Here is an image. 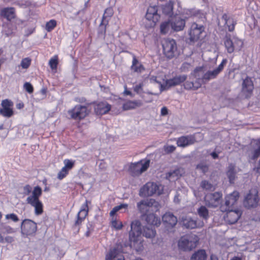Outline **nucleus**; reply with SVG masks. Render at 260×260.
Masks as SVG:
<instances>
[{"mask_svg":"<svg viewBox=\"0 0 260 260\" xmlns=\"http://www.w3.org/2000/svg\"><path fill=\"white\" fill-rule=\"evenodd\" d=\"M131 230L129 232V245L137 251L143 248L142 234L147 238H153L156 235L154 226H146L142 231V224L139 220H135L131 222Z\"/></svg>","mask_w":260,"mask_h":260,"instance_id":"1","label":"nucleus"},{"mask_svg":"<svg viewBox=\"0 0 260 260\" xmlns=\"http://www.w3.org/2000/svg\"><path fill=\"white\" fill-rule=\"evenodd\" d=\"M173 7L174 2L171 1L161 5L160 7L158 6H150L147 9L145 15L146 18L155 24L159 21L160 17L159 12L160 8L164 14L171 17L173 15Z\"/></svg>","mask_w":260,"mask_h":260,"instance_id":"2","label":"nucleus"},{"mask_svg":"<svg viewBox=\"0 0 260 260\" xmlns=\"http://www.w3.org/2000/svg\"><path fill=\"white\" fill-rule=\"evenodd\" d=\"M239 198V193L237 191H234L232 193L227 195L225 197V205L226 206L225 210L230 212L229 217L234 214L235 215V218L231 221V223H235L237 222L241 216V213L238 210L235 209V205Z\"/></svg>","mask_w":260,"mask_h":260,"instance_id":"3","label":"nucleus"},{"mask_svg":"<svg viewBox=\"0 0 260 260\" xmlns=\"http://www.w3.org/2000/svg\"><path fill=\"white\" fill-rule=\"evenodd\" d=\"M243 42L236 36L232 37L230 34H226L224 39V44L229 53H232L235 51H240L243 46Z\"/></svg>","mask_w":260,"mask_h":260,"instance_id":"4","label":"nucleus"},{"mask_svg":"<svg viewBox=\"0 0 260 260\" xmlns=\"http://www.w3.org/2000/svg\"><path fill=\"white\" fill-rule=\"evenodd\" d=\"M198 237L194 234H188L181 237L178 241L179 248L183 251H190L197 246Z\"/></svg>","mask_w":260,"mask_h":260,"instance_id":"5","label":"nucleus"},{"mask_svg":"<svg viewBox=\"0 0 260 260\" xmlns=\"http://www.w3.org/2000/svg\"><path fill=\"white\" fill-rule=\"evenodd\" d=\"M227 62V59H223L218 66L213 70H209L205 73L201 78L198 77L199 81L203 83H206L212 79H215L217 76L223 70L224 66Z\"/></svg>","mask_w":260,"mask_h":260,"instance_id":"6","label":"nucleus"},{"mask_svg":"<svg viewBox=\"0 0 260 260\" xmlns=\"http://www.w3.org/2000/svg\"><path fill=\"white\" fill-rule=\"evenodd\" d=\"M20 230L23 236H34L37 230V223L31 219H24L21 223Z\"/></svg>","mask_w":260,"mask_h":260,"instance_id":"7","label":"nucleus"},{"mask_svg":"<svg viewBox=\"0 0 260 260\" xmlns=\"http://www.w3.org/2000/svg\"><path fill=\"white\" fill-rule=\"evenodd\" d=\"M68 114L70 116V119L80 120L87 115V108L85 106L77 105L73 108L69 110Z\"/></svg>","mask_w":260,"mask_h":260,"instance_id":"8","label":"nucleus"},{"mask_svg":"<svg viewBox=\"0 0 260 260\" xmlns=\"http://www.w3.org/2000/svg\"><path fill=\"white\" fill-rule=\"evenodd\" d=\"M158 206V202L153 199L142 200L137 204L138 211L143 216L148 213L151 208L153 207L157 208Z\"/></svg>","mask_w":260,"mask_h":260,"instance_id":"9","label":"nucleus"},{"mask_svg":"<svg viewBox=\"0 0 260 260\" xmlns=\"http://www.w3.org/2000/svg\"><path fill=\"white\" fill-rule=\"evenodd\" d=\"M150 160L147 159L143 162L142 160L132 163L129 167V171L133 176H137L147 170L150 165Z\"/></svg>","mask_w":260,"mask_h":260,"instance_id":"10","label":"nucleus"},{"mask_svg":"<svg viewBox=\"0 0 260 260\" xmlns=\"http://www.w3.org/2000/svg\"><path fill=\"white\" fill-rule=\"evenodd\" d=\"M162 45L164 53L168 58L171 59L175 56L177 47L176 42L174 39L165 40Z\"/></svg>","mask_w":260,"mask_h":260,"instance_id":"11","label":"nucleus"},{"mask_svg":"<svg viewBox=\"0 0 260 260\" xmlns=\"http://www.w3.org/2000/svg\"><path fill=\"white\" fill-rule=\"evenodd\" d=\"M204 30L205 27L203 25L195 22L193 23L190 26L189 32L190 41L194 42L198 41Z\"/></svg>","mask_w":260,"mask_h":260,"instance_id":"12","label":"nucleus"},{"mask_svg":"<svg viewBox=\"0 0 260 260\" xmlns=\"http://www.w3.org/2000/svg\"><path fill=\"white\" fill-rule=\"evenodd\" d=\"M158 186L154 182H147L144 185L139 191V196L142 197L152 196L158 190Z\"/></svg>","mask_w":260,"mask_h":260,"instance_id":"13","label":"nucleus"},{"mask_svg":"<svg viewBox=\"0 0 260 260\" xmlns=\"http://www.w3.org/2000/svg\"><path fill=\"white\" fill-rule=\"evenodd\" d=\"M222 196V193L218 191L206 194L205 197L206 205L212 207H217L220 203Z\"/></svg>","mask_w":260,"mask_h":260,"instance_id":"14","label":"nucleus"},{"mask_svg":"<svg viewBox=\"0 0 260 260\" xmlns=\"http://www.w3.org/2000/svg\"><path fill=\"white\" fill-rule=\"evenodd\" d=\"M258 201L259 198L257 192L252 193L250 191L244 198L243 205L247 209L254 208L258 205Z\"/></svg>","mask_w":260,"mask_h":260,"instance_id":"15","label":"nucleus"},{"mask_svg":"<svg viewBox=\"0 0 260 260\" xmlns=\"http://www.w3.org/2000/svg\"><path fill=\"white\" fill-rule=\"evenodd\" d=\"M253 88V84L251 79L249 77H246L243 80L241 89L242 94L246 98H249L252 93Z\"/></svg>","mask_w":260,"mask_h":260,"instance_id":"16","label":"nucleus"},{"mask_svg":"<svg viewBox=\"0 0 260 260\" xmlns=\"http://www.w3.org/2000/svg\"><path fill=\"white\" fill-rule=\"evenodd\" d=\"M203 70V67H197L194 70V76L197 78V80L195 82L187 81L184 84V88L186 90H197L201 86V83L199 81L198 77L199 75H196L197 72H201Z\"/></svg>","mask_w":260,"mask_h":260,"instance_id":"17","label":"nucleus"},{"mask_svg":"<svg viewBox=\"0 0 260 260\" xmlns=\"http://www.w3.org/2000/svg\"><path fill=\"white\" fill-rule=\"evenodd\" d=\"M111 109V106L107 102H100L94 104V111L97 115H103L108 113Z\"/></svg>","mask_w":260,"mask_h":260,"instance_id":"18","label":"nucleus"},{"mask_svg":"<svg viewBox=\"0 0 260 260\" xmlns=\"http://www.w3.org/2000/svg\"><path fill=\"white\" fill-rule=\"evenodd\" d=\"M196 142L194 136L190 135L178 138L177 140V145L178 147H185L193 144Z\"/></svg>","mask_w":260,"mask_h":260,"instance_id":"19","label":"nucleus"},{"mask_svg":"<svg viewBox=\"0 0 260 260\" xmlns=\"http://www.w3.org/2000/svg\"><path fill=\"white\" fill-rule=\"evenodd\" d=\"M221 21L223 22L224 26L228 27L229 31L232 32L234 30L237 22L233 17L226 13H224L222 15Z\"/></svg>","mask_w":260,"mask_h":260,"instance_id":"20","label":"nucleus"},{"mask_svg":"<svg viewBox=\"0 0 260 260\" xmlns=\"http://www.w3.org/2000/svg\"><path fill=\"white\" fill-rule=\"evenodd\" d=\"M171 21L172 23V29L175 31H179L184 29L185 25L186 19L185 18L178 16L175 17Z\"/></svg>","mask_w":260,"mask_h":260,"instance_id":"21","label":"nucleus"},{"mask_svg":"<svg viewBox=\"0 0 260 260\" xmlns=\"http://www.w3.org/2000/svg\"><path fill=\"white\" fill-rule=\"evenodd\" d=\"M162 220L168 228L174 227L177 223V217L170 212L166 213L162 217Z\"/></svg>","mask_w":260,"mask_h":260,"instance_id":"22","label":"nucleus"},{"mask_svg":"<svg viewBox=\"0 0 260 260\" xmlns=\"http://www.w3.org/2000/svg\"><path fill=\"white\" fill-rule=\"evenodd\" d=\"M186 75H179L176 76L172 78L167 80L166 84L169 87L179 85L183 83L187 79Z\"/></svg>","mask_w":260,"mask_h":260,"instance_id":"23","label":"nucleus"},{"mask_svg":"<svg viewBox=\"0 0 260 260\" xmlns=\"http://www.w3.org/2000/svg\"><path fill=\"white\" fill-rule=\"evenodd\" d=\"M1 16L8 21H11L15 18V10L13 7L4 8L2 9Z\"/></svg>","mask_w":260,"mask_h":260,"instance_id":"24","label":"nucleus"},{"mask_svg":"<svg viewBox=\"0 0 260 260\" xmlns=\"http://www.w3.org/2000/svg\"><path fill=\"white\" fill-rule=\"evenodd\" d=\"M145 220L149 224L148 226H158L160 224V218L156 216L154 213H147L145 215Z\"/></svg>","mask_w":260,"mask_h":260,"instance_id":"25","label":"nucleus"},{"mask_svg":"<svg viewBox=\"0 0 260 260\" xmlns=\"http://www.w3.org/2000/svg\"><path fill=\"white\" fill-rule=\"evenodd\" d=\"M237 172L236 171V166L233 164H230L229 165L226 175L229 180L230 183H234L236 178Z\"/></svg>","mask_w":260,"mask_h":260,"instance_id":"26","label":"nucleus"},{"mask_svg":"<svg viewBox=\"0 0 260 260\" xmlns=\"http://www.w3.org/2000/svg\"><path fill=\"white\" fill-rule=\"evenodd\" d=\"M142 105L143 103L140 100L128 101L123 104L122 108L124 110H129L140 107Z\"/></svg>","mask_w":260,"mask_h":260,"instance_id":"27","label":"nucleus"},{"mask_svg":"<svg viewBox=\"0 0 260 260\" xmlns=\"http://www.w3.org/2000/svg\"><path fill=\"white\" fill-rule=\"evenodd\" d=\"M31 206L35 207V213L37 215H41L43 212V205L40 200H36L27 202Z\"/></svg>","mask_w":260,"mask_h":260,"instance_id":"28","label":"nucleus"},{"mask_svg":"<svg viewBox=\"0 0 260 260\" xmlns=\"http://www.w3.org/2000/svg\"><path fill=\"white\" fill-rule=\"evenodd\" d=\"M42 188L39 186H35L32 191V195L29 196L27 198L26 202L40 200L39 197L42 195Z\"/></svg>","mask_w":260,"mask_h":260,"instance_id":"29","label":"nucleus"},{"mask_svg":"<svg viewBox=\"0 0 260 260\" xmlns=\"http://www.w3.org/2000/svg\"><path fill=\"white\" fill-rule=\"evenodd\" d=\"M183 225L186 229H193L197 227V221L189 217L182 218Z\"/></svg>","mask_w":260,"mask_h":260,"instance_id":"30","label":"nucleus"},{"mask_svg":"<svg viewBox=\"0 0 260 260\" xmlns=\"http://www.w3.org/2000/svg\"><path fill=\"white\" fill-rule=\"evenodd\" d=\"M207 256L206 251L204 249H200L192 254L190 260H206Z\"/></svg>","mask_w":260,"mask_h":260,"instance_id":"31","label":"nucleus"},{"mask_svg":"<svg viewBox=\"0 0 260 260\" xmlns=\"http://www.w3.org/2000/svg\"><path fill=\"white\" fill-rule=\"evenodd\" d=\"M108 24V20L106 22L102 20L98 30V35L99 38H104L106 32V26Z\"/></svg>","mask_w":260,"mask_h":260,"instance_id":"32","label":"nucleus"},{"mask_svg":"<svg viewBox=\"0 0 260 260\" xmlns=\"http://www.w3.org/2000/svg\"><path fill=\"white\" fill-rule=\"evenodd\" d=\"M172 29V23L170 20L162 22L160 25V31L161 34H166Z\"/></svg>","mask_w":260,"mask_h":260,"instance_id":"33","label":"nucleus"},{"mask_svg":"<svg viewBox=\"0 0 260 260\" xmlns=\"http://www.w3.org/2000/svg\"><path fill=\"white\" fill-rule=\"evenodd\" d=\"M198 214L200 218L207 220L209 217V211L204 206H201L197 210Z\"/></svg>","mask_w":260,"mask_h":260,"instance_id":"34","label":"nucleus"},{"mask_svg":"<svg viewBox=\"0 0 260 260\" xmlns=\"http://www.w3.org/2000/svg\"><path fill=\"white\" fill-rule=\"evenodd\" d=\"M117 250L116 249L114 248L112 250H111L109 253L106 255V259L109 260H124V258L123 256H120V257H117Z\"/></svg>","mask_w":260,"mask_h":260,"instance_id":"35","label":"nucleus"},{"mask_svg":"<svg viewBox=\"0 0 260 260\" xmlns=\"http://www.w3.org/2000/svg\"><path fill=\"white\" fill-rule=\"evenodd\" d=\"M255 147V148L252 152L251 159L252 160H255L260 155V139L256 141Z\"/></svg>","mask_w":260,"mask_h":260,"instance_id":"36","label":"nucleus"},{"mask_svg":"<svg viewBox=\"0 0 260 260\" xmlns=\"http://www.w3.org/2000/svg\"><path fill=\"white\" fill-rule=\"evenodd\" d=\"M87 216L83 214H81L78 213L77 215V219L76 220L73 228L75 229H77V231L78 232L80 229V225L82 224V222L84 220L85 217Z\"/></svg>","mask_w":260,"mask_h":260,"instance_id":"37","label":"nucleus"},{"mask_svg":"<svg viewBox=\"0 0 260 260\" xmlns=\"http://www.w3.org/2000/svg\"><path fill=\"white\" fill-rule=\"evenodd\" d=\"M138 63H139L138 60L137 59L136 56L134 54H133V61L131 69L135 72H140L141 69H144V67L141 64H139V67H136V65Z\"/></svg>","mask_w":260,"mask_h":260,"instance_id":"38","label":"nucleus"},{"mask_svg":"<svg viewBox=\"0 0 260 260\" xmlns=\"http://www.w3.org/2000/svg\"><path fill=\"white\" fill-rule=\"evenodd\" d=\"M114 14V11L111 7H108L105 9L104 11V13L103 15L102 20H103V21L106 22V20H110V18L113 16Z\"/></svg>","mask_w":260,"mask_h":260,"instance_id":"39","label":"nucleus"},{"mask_svg":"<svg viewBox=\"0 0 260 260\" xmlns=\"http://www.w3.org/2000/svg\"><path fill=\"white\" fill-rule=\"evenodd\" d=\"M200 186L203 189L206 190H212L214 189L213 184L206 180L201 181Z\"/></svg>","mask_w":260,"mask_h":260,"instance_id":"40","label":"nucleus"},{"mask_svg":"<svg viewBox=\"0 0 260 260\" xmlns=\"http://www.w3.org/2000/svg\"><path fill=\"white\" fill-rule=\"evenodd\" d=\"M13 111L12 108L0 109V114L6 117H10L13 115Z\"/></svg>","mask_w":260,"mask_h":260,"instance_id":"41","label":"nucleus"},{"mask_svg":"<svg viewBox=\"0 0 260 260\" xmlns=\"http://www.w3.org/2000/svg\"><path fill=\"white\" fill-rule=\"evenodd\" d=\"M88 203H90V202L86 200L85 203L82 205L80 210L78 213L87 216L89 210L88 206Z\"/></svg>","mask_w":260,"mask_h":260,"instance_id":"42","label":"nucleus"},{"mask_svg":"<svg viewBox=\"0 0 260 260\" xmlns=\"http://www.w3.org/2000/svg\"><path fill=\"white\" fill-rule=\"evenodd\" d=\"M56 21L54 19H51L46 23L45 29L48 32H50L56 27Z\"/></svg>","mask_w":260,"mask_h":260,"instance_id":"43","label":"nucleus"},{"mask_svg":"<svg viewBox=\"0 0 260 260\" xmlns=\"http://www.w3.org/2000/svg\"><path fill=\"white\" fill-rule=\"evenodd\" d=\"M128 207L127 204H121L120 205L114 207L110 212V216H114L117 212L123 208L126 209Z\"/></svg>","mask_w":260,"mask_h":260,"instance_id":"44","label":"nucleus"},{"mask_svg":"<svg viewBox=\"0 0 260 260\" xmlns=\"http://www.w3.org/2000/svg\"><path fill=\"white\" fill-rule=\"evenodd\" d=\"M196 169L200 170L203 174H206L209 170V166L204 162H200L197 165Z\"/></svg>","mask_w":260,"mask_h":260,"instance_id":"45","label":"nucleus"},{"mask_svg":"<svg viewBox=\"0 0 260 260\" xmlns=\"http://www.w3.org/2000/svg\"><path fill=\"white\" fill-rule=\"evenodd\" d=\"M75 162V160L66 159L63 161V163L64 164V166L63 167L69 171L74 167Z\"/></svg>","mask_w":260,"mask_h":260,"instance_id":"46","label":"nucleus"},{"mask_svg":"<svg viewBox=\"0 0 260 260\" xmlns=\"http://www.w3.org/2000/svg\"><path fill=\"white\" fill-rule=\"evenodd\" d=\"M31 59L29 57L23 58L21 61V66L24 69H27L30 65Z\"/></svg>","mask_w":260,"mask_h":260,"instance_id":"47","label":"nucleus"},{"mask_svg":"<svg viewBox=\"0 0 260 260\" xmlns=\"http://www.w3.org/2000/svg\"><path fill=\"white\" fill-rule=\"evenodd\" d=\"M1 231L4 234H12L15 232V230L9 225H3Z\"/></svg>","mask_w":260,"mask_h":260,"instance_id":"48","label":"nucleus"},{"mask_svg":"<svg viewBox=\"0 0 260 260\" xmlns=\"http://www.w3.org/2000/svg\"><path fill=\"white\" fill-rule=\"evenodd\" d=\"M69 174V171L65 169V168L63 167L61 170L58 172L57 174V178L59 180H62L68 174Z\"/></svg>","mask_w":260,"mask_h":260,"instance_id":"49","label":"nucleus"},{"mask_svg":"<svg viewBox=\"0 0 260 260\" xmlns=\"http://www.w3.org/2000/svg\"><path fill=\"white\" fill-rule=\"evenodd\" d=\"M112 226L116 230H121L123 226L122 222L118 221L116 219L113 220L111 222Z\"/></svg>","mask_w":260,"mask_h":260,"instance_id":"50","label":"nucleus"},{"mask_svg":"<svg viewBox=\"0 0 260 260\" xmlns=\"http://www.w3.org/2000/svg\"><path fill=\"white\" fill-rule=\"evenodd\" d=\"M58 64L57 58H51L49 61V65L52 70H54L57 68Z\"/></svg>","mask_w":260,"mask_h":260,"instance_id":"51","label":"nucleus"},{"mask_svg":"<svg viewBox=\"0 0 260 260\" xmlns=\"http://www.w3.org/2000/svg\"><path fill=\"white\" fill-rule=\"evenodd\" d=\"M1 105L3 108H10L13 106V104L11 101L6 99L2 101Z\"/></svg>","mask_w":260,"mask_h":260,"instance_id":"52","label":"nucleus"},{"mask_svg":"<svg viewBox=\"0 0 260 260\" xmlns=\"http://www.w3.org/2000/svg\"><path fill=\"white\" fill-rule=\"evenodd\" d=\"M6 219H11L14 222H17L19 220L18 216L15 213H10L6 215Z\"/></svg>","mask_w":260,"mask_h":260,"instance_id":"53","label":"nucleus"},{"mask_svg":"<svg viewBox=\"0 0 260 260\" xmlns=\"http://www.w3.org/2000/svg\"><path fill=\"white\" fill-rule=\"evenodd\" d=\"M87 231L85 233V236L88 237L90 236L91 233L93 231L94 227L92 224L88 222L86 225Z\"/></svg>","mask_w":260,"mask_h":260,"instance_id":"54","label":"nucleus"},{"mask_svg":"<svg viewBox=\"0 0 260 260\" xmlns=\"http://www.w3.org/2000/svg\"><path fill=\"white\" fill-rule=\"evenodd\" d=\"M24 89L29 93H32L34 91L32 85L29 82H25L23 85Z\"/></svg>","mask_w":260,"mask_h":260,"instance_id":"55","label":"nucleus"},{"mask_svg":"<svg viewBox=\"0 0 260 260\" xmlns=\"http://www.w3.org/2000/svg\"><path fill=\"white\" fill-rule=\"evenodd\" d=\"M190 67V63L186 62H183L180 67V70L182 72H187L189 71Z\"/></svg>","mask_w":260,"mask_h":260,"instance_id":"56","label":"nucleus"},{"mask_svg":"<svg viewBox=\"0 0 260 260\" xmlns=\"http://www.w3.org/2000/svg\"><path fill=\"white\" fill-rule=\"evenodd\" d=\"M176 149V147L173 145H169L165 147L164 150L167 153H172Z\"/></svg>","mask_w":260,"mask_h":260,"instance_id":"57","label":"nucleus"},{"mask_svg":"<svg viewBox=\"0 0 260 260\" xmlns=\"http://www.w3.org/2000/svg\"><path fill=\"white\" fill-rule=\"evenodd\" d=\"M24 193L28 195L32 191V188L30 185L27 184L23 187Z\"/></svg>","mask_w":260,"mask_h":260,"instance_id":"58","label":"nucleus"},{"mask_svg":"<svg viewBox=\"0 0 260 260\" xmlns=\"http://www.w3.org/2000/svg\"><path fill=\"white\" fill-rule=\"evenodd\" d=\"M142 86H143L142 83H140L138 85H136L134 87V90L136 92H137V93H139L141 90H142Z\"/></svg>","mask_w":260,"mask_h":260,"instance_id":"59","label":"nucleus"},{"mask_svg":"<svg viewBox=\"0 0 260 260\" xmlns=\"http://www.w3.org/2000/svg\"><path fill=\"white\" fill-rule=\"evenodd\" d=\"M178 173L179 170H176L173 171V172H170L168 173V175H167V177H174V176H178Z\"/></svg>","mask_w":260,"mask_h":260,"instance_id":"60","label":"nucleus"},{"mask_svg":"<svg viewBox=\"0 0 260 260\" xmlns=\"http://www.w3.org/2000/svg\"><path fill=\"white\" fill-rule=\"evenodd\" d=\"M168 113V109L167 108V107H163L161 109V115H162V116H165V115H166Z\"/></svg>","mask_w":260,"mask_h":260,"instance_id":"61","label":"nucleus"},{"mask_svg":"<svg viewBox=\"0 0 260 260\" xmlns=\"http://www.w3.org/2000/svg\"><path fill=\"white\" fill-rule=\"evenodd\" d=\"M218 153L216 152L215 151H213L210 153V155L213 159H217L218 158Z\"/></svg>","mask_w":260,"mask_h":260,"instance_id":"62","label":"nucleus"},{"mask_svg":"<svg viewBox=\"0 0 260 260\" xmlns=\"http://www.w3.org/2000/svg\"><path fill=\"white\" fill-rule=\"evenodd\" d=\"M210 260H218V258L216 255L211 254L210 255Z\"/></svg>","mask_w":260,"mask_h":260,"instance_id":"63","label":"nucleus"},{"mask_svg":"<svg viewBox=\"0 0 260 260\" xmlns=\"http://www.w3.org/2000/svg\"><path fill=\"white\" fill-rule=\"evenodd\" d=\"M233 72H234V69H228L226 71V75H230Z\"/></svg>","mask_w":260,"mask_h":260,"instance_id":"64","label":"nucleus"}]
</instances>
